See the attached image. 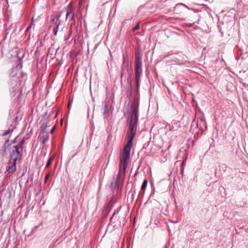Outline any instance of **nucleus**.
Wrapping results in <instances>:
<instances>
[{
    "instance_id": "1",
    "label": "nucleus",
    "mask_w": 248,
    "mask_h": 248,
    "mask_svg": "<svg viewBox=\"0 0 248 248\" xmlns=\"http://www.w3.org/2000/svg\"><path fill=\"white\" fill-rule=\"evenodd\" d=\"M132 113L129 123L128 130L126 133L127 143L124 146L123 154L121 157L119 164L118 176L124 174L127 166V160L130 156V150L132 145V140L136 132L138 122L139 109L136 102H134L131 106Z\"/></svg>"
},
{
    "instance_id": "2",
    "label": "nucleus",
    "mask_w": 248,
    "mask_h": 248,
    "mask_svg": "<svg viewBox=\"0 0 248 248\" xmlns=\"http://www.w3.org/2000/svg\"><path fill=\"white\" fill-rule=\"evenodd\" d=\"M14 147L16 149L15 150H13L12 154L11 155V160H16L21 157V153L23 151V147H20L18 145L14 146Z\"/></svg>"
},
{
    "instance_id": "3",
    "label": "nucleus",
    "mask_w": 248,
    "mask_h": 248,
    "mask_svg": "<svg viewBox=\"0 0 248 248\" xmlns=\"http://www.w3.org/2000/svg\"><path fill=\"white\" fill-rule=\"evenodd\" d=\"M142 65L141 63H136L135 67L136 77L135 80L136 82L137 88H138L139 86V81L140 79V75L142 73Z\"/></svg>"
},
{
    "instance_id": "4",
    "label": "nucleus",
    "mask_w": 248,
    "mask_h": 248,
    "mask_svg": "<svg viewBox=\"0 0 248 248\" xmlns=\"http://www.w3.org/2000/svg\"><path fill=\"white\" fill-rule=\"evenodd\" d=\"M66 18H69L70 20L73 21L74 22H75V14L74 12V10L72 8V6L70 4L67 6L66 9Z\"/></svg>"
},
{
    "instance_id": "5",
    "label": "nucleus",
    "mask_w": 248,
    "mask_h": 248,
    "mask_svg": "<svg viewBox=\"0 0 248 248\" xmlns=\"http://www.w3.org/2000/svg\"><path fill=\"white\" fill-rule=\"evenodd\" d=\"M13 163L11 166H9L5 171L7 177H10L11 175L16 170V160H13Z\"/></svg>"
},
{
    "instance_id": "6",
    "label": "nucleus",
    "mask_w": 248,
    "mask_h": 248,
    "mask_svg": "<svg viewBox=\"0 0 248 248\" xmlns=\"http://www.w3.org/2000/svg\"><path fill=\"white\" fill-rule=\"evenodd\" d=\"M46 127L42 129L40 134V137L42 140V142L43 144H45L49 139V135L47 132H46Z\"/></svg>"
},
{
    "instance_id": "7",
    "label": "nucleus",
    "mask_w": 248,
    "mask_h": 248,
    "mask_svg": "<svg viewBox=\"0 0 248 248\" xmlns=\"http://www.w3.org/2000/svg\"><path fill=\"white\" fill-rule=\"evenodd\" d=\"M110 104L109 102L107 101L105 102L104 106V116L105 117L107 118L109 115V112L110 109Z\"/></svg>"
},
{
    "instance_id": "8",
    "label": "nucleus",
    "mask_w": 248,
    "mask_h": 248,
    "mask_svg": "<svg viewBox=\"0 0 248 248\" xmlns=\"http://www.w3.org/2000/svg\"><path fill=\"white\" fill-rule=\"evenodd\" d=\"M9 141V140L7 139L5 142L3 146L0 149V156L4 157L6 154V145Z\"/></svg>"
},
{
    "instance_id": "9",
    "label": "nucleus",
    "mask_w": 248,
    "mask_h": 248,
    "mask_svg": "<svg viewBox=\"0 0 248 248\" xmlns=\"http://www.w3.org/2000/svg\"><path fill=\"white\" fill-rule=\"evenodd\" d=\"M60 16H56L51 20V22H55L56 26L54 28L55 29H56V30H57L58 31L59 27V25L60 24V22H61V21L59 20Z\"/></svg>"
},
{
    "instance_id": "10",
    "label": "nucleus",
    "mask_w": 248,
    "mask_h": 248,
    "mask_svg": "<svg viewBox=\"0 0 248 248\" xmlns=\"http://www.w3.org/2000/svg\"><path fill=\"white\" fill-rule=\"evenodd\" d=\"M16 125H11V127L9 128L7 131L2 134V136H5L10 133L12 132L15 129H16Z\"/></svg>"
},
{
    "instance_id": "11",
    "label": "nucleus",
    "mask_w": 248,
    "mask_h": 248,
    "mask_svg": "<svg viewBox=\"0 0 248 248\" xmlns=\"http://www.w3.org/2000/svg\"><path fill=\"white\" fill-rule=\"evenodd\" d=\"M141 53L139 48H137L136 52V62H140Z\"/></svg>"
},
{
    "instance_id": "12",
    "label": "nucleus",
    "mask_w": 248,
    "mask_h": 248,
    "mask_svg": "<svg viewBox=\"0 0 248 248\" xmlns=\"http://www.w3.org/2000/svg\"><path fill=\"white\" fill-rule=\"evenodd\" d=\"M72 32V27H71L67 34L65 36L64 41L66 43H67L68 42L69 39L71 37Z\"/></svg>"
},
{
    "instance_id": "13",
    "label": "nucleus",
    "mask_w": 248,
    "mask_h": 248,
    "mask_svg": "<svg viewBox=\"0 0 248 248\" xmlns=\"http://www.w3.org/2000/svg\"><path fill=\"white\" fill-rule=\"evenodd\" d=\"M22 68V63H18L16 66L13 68V72L16 71L17 70L20 71Z\"/></svg>"
},
{
    "instance_id": "14",
    "label": "nucleus",
    "mask_w": 248,
    "mask_h": 248,
    "mask_svg": "<svg viewBox=\"0 0 248 248\" xmlns=\"http://www.w3.org/2000/svg\"><path fill=\"white\" fill-rule=\"evenodd\" d=\"M147 180L145 179L143 181L142 186H141V190H144L147 187Z\"/></svg>"
},
{
    "instance_id": "15",
    "label": "nucleus",
    "mask_w": 248,
    "mask_h": 248,
    "mask_svg": "<svg viewBox=\"0 0 248 248\" xmlns=\"http://www.w3.org/2000/svg\"><path fill=\"white\" fill-rule=\"evenodd\" d=\"M53 159H54V156H51L48 159V160H47V164H46V168L48 167L49 166V165L51 164V163L52 160H53Z\"/></svg>"
},
{
    "instance_id": "16",
    "label": "nucleus",
    "mask_w": 248,
    "mask_h": 248,
    "mask_svg": "<svg viewBox=\"0 0 248 248\" xmlns=\"http://www.w3.org/2000/svg\"><path fill=\"white\" fill-rule=\"evenodd\" d=\"M33 21H34V17H32V19H31V21L29 26L26 29V31H28L31 28L32 26L33 25Z\"/></svg>"
},
{
    "instance_id": "17",
    "label": "nucleus",
    "mask_w": 248,
    "mask_h": 248,
    "mask_svg": "<svg viewBox=\"0 0 248 248\" xmlns=\"http://www.w3.org/2000/svg\"><path fill=\"white\" fill-rule=\"evenodd\" d=\"M186 157L185 158V159L183 160L182 163H181V166H182V170L181 171H183L184 170V166L186 165Z\"/></svg>"
},
{
    "instance_id": "18",
    "label": "nucleus",
    "mask_w": 248,
    "mask_h": 248,
    "mask_svg": "<svg viewBox=\"0 0 248 248\" xmlns=\"http://www.w3.org/2000/svg\"><path fill=\"white\" fill-rule=\"evenodd\" d=\"M24 143L25 140L24 139H22L21 141L17 145H18V146H20V147H23Z\"/></svg>"
},
{
    "instance_id": "19",
    "label": "nucleus",
    "mask_w": 248,
    "mask_h": 248,
    "mask_svg": "<svg viewBox=\"0 0 248 248\" xmlns=\"http://www.w3.org/2000/svg\"><path fill=\"white\" fill-rule=\"evenodd\" d=\"M139 29V23L134 28L133 31L138 30Z\"/></svg>"
},
{
    "instance_id": "20",
    "label": "nucleus",
    "mask_w": 248,
    "mask_h": 248,
    "mask_svg": "<svg viewBox=\"0 0 248 248\" xmlns=\"http://www.w3.org/2000/svg\"><path fill=\"white\" fill-rule=\"evenodd\" d=\"M57 32H58V31H57V30H56V29H55L54 28V29H53V33H54V35L56 36V35L57 34Z\"/></svg>"
},
{
    "instance_id": "21",
    "label": "nucleus",
    "mask_w": 248,
    "mask_h": 248,
    "mask_svg": "<svg viewBox=\"0 0 248 248\" xmlns=\"http://www.w3.org/2000/svg\"><path fill=\"white\" fill-rule=\"evenodd\" d=\"M12 26H14V27H15V29L13 31V32H15L16 31V24H12Z\"/></svg>"
},
{
    "instance_id": "22",
    "label": "nucleus",
    "mask_w": 248,
    "mask_h": 248,
    "mask_svg": "<svg viewBox=\"0 0 248 248\" xmlns=\"http://www.w3.org/2000/svg\"><path fill=\"white\" fill-rule=\"evenodd\" d=\"M55 126H53L52 127V129L51 130L50 133H52L53 132V131L55 130Z\"/></svg>"
},
{
    "instance_id": "23",
    "label": "nucleus",
    "mask_w": 248,
    "mask_h": 248,
    "mask_svg": "<svg viewBox=\"0 0 248 248\" xmlns=\"http://www.w3.org/2000/svg\"><path fill=\"white\" fill-rule=\"evenodd\" d=\"M49 174H47L46 176V177H45L46 180L48 179V178L49 177Z\"/></svg>"
},
{
    "instance_id": "24",
    "label": "nucleus",
    "mask_w": 248,
    "mask_h": 248,
    "mask_svg": "<svg viewBox=\"0 0 248 248\" xmlns=\"http://www.w3.org/2000/svg\"><path fill=\"white\" fill-rule=\"evenodd\" d=\"M90 93L91 95H92V91H91V82L90 81Z\"/></svg>"
},
{
    "instance_id": "25",
    "label": "nucleus",
    "mask_w": 248,
    "mask_h": 248,
    "mask_svg": "<svg viewBox=\"0 0 248 248\" xmlns=\"http://www.w3.org/2000/svg\"><path fill=\"white\" fill-rule=\"evenodd\" d=\"M19 55H20V53H18V54H17V57L19 58V61H21V59L20 58Z\"/></svg>"
},
{
    "instance_id": "26",
    "label": "nucleus",
    "mask_w": 248,
    "mask_h": 248,
    "mask_svg": "<svg viewBox=\"0 0 248 248\" xmlns=\"http://www.w3.org/2000/svg\"><path fill=\"white\" fill-rule=\"evenodd\" d=\"M17 138V137H16V139H15L13 140V141H12V142H13V143H15V142H16V140Z\"/></svg>"
},
{
    "instance_id": "27",
    "label": "nucleus",
    "mask_w": 248,
    "mask_h": 248,
    "mask_svg": "<svg viewBox=\"0 0 248 248\" xmlns=\"http://www.w3.org/2000/svg\"><path fill=\"white\" fill-rule=\"evenodd\" d=\"M90 118V114H89V110L88 109V118L89 119Z\"/></svg>"
}]
</instances>
